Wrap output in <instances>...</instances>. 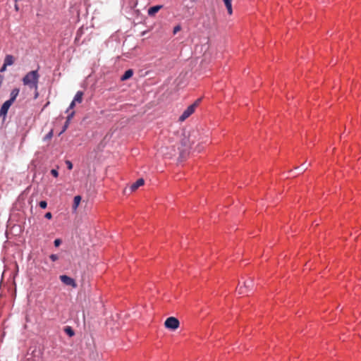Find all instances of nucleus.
Returning <instances> with one entry per match:
<instances>
[{"instance_id":"nucleus-24","label":"nucleus","mask_w":361,"mask_h":361,"mask_svg":"<svg viewBox=\"0 0 361 361\" xmlns=\"http://www.w3.org/2000/svg\"><path fill=\"white\" fill-rule=\"evenodd\" d=\"M49 257L53 262H55L59 259L58 255L55 254L51 255Z\"/></svg>"},{"instance_id":"nucleus-27","label":"nucleus","mask_w":361,"mask_h":361,"mask_svg":"<svg viewBox=\"0 0 361 361\" xmlns=\"http://www.w3.org/2000/svg\"><path fill=\"white\" fill-rule=\"evenodd\" d=\"M61 240H60V239H56V240H54V245H55L56 247H58V246H59V245L61 244Z\"/></svg>"},{"instance_id":"nucleus-2","label":"nucleus","mask_w":361,"mask_h":361,"mask_svg":"<svg viewBox=\"0 0 361 361\" xmlns=\"http://www.w3.org/2000/svg\"><path fill=\"white\" fill-rule=\"evenodd\" d=\"M195 137V135H192L191 134L186 135L185 133L183 134V137L181 140V145L182 149H180L181 152H185L188 149H189L192 144L195 143V140L191 139V137Z\"/></svg>"},{"instance_id":"nucleus-12","label":"nucleus","mask_w":361,"mask_h":361,"mask_svg":"<svg viewBox=\"0 0 361 361\" xmlns=\"http://www.w3.org/2000/svg\"><path fill=\"white\" fill-rule=\"evenodd\" d=\"M81 199H82L81 196H80V195H76L74 197L73 204V209L74 211H75L78 209V207L80 203Z\"/></svg>"},{"instance_id":"nucleus-33","label":"nucleus","mask_w":361,"mask_h":361,"mask_svg":"<svg viewBox=\"0 0 361 361\" xmlns=\"http://www.w3.org/2000/svg\"><path fill=\"white\" fill-rule=\"evenodd\" d=\"M15 1H17V0H15Z\"/></svg>"},{"instance_id":"nucleus-10","label":"nucleus","mask_w":361,"mask_h":361,"mask_svg":"<svg viewBox=\"0 0 361 361\" xmlns=\"http://www.w3.org/2000/svg\"><path fill=\"white\" fill-rule=\"evenodd\" d=\"M19 92L20 90L18 88H14L13 90H12L10 94V99L8 100L13 103L16 97H18Z\"/></svg>"},{"instance_id":"nucleus-30","label":"nucleus","mask_w":361,"mask_h":361,"mask_svg":"<svg viewBox=\"0 0 361 361\" xmlns=\"http://www.w3.org/2000/svg\"><path fill=\"white\" fill-rule=\"evenodd\" d=\"M301 168H302V171L303 172L305 170H307V166H306L305 164H303L301 165Z\"/></svg>"},{"instance_id":"nucleus-13","label":"nucleus","mask_w":361,"mask_h":361,"mask_svg":"<svg viewBox=\"0 0 361 361\" xmlns=\"http://www.w3.org/2000/svg\"><path fill=\"white\" fill-rule=\"evenodd\" d=\"M224 2V4L226 7V9H227V11L229 15H231L233 13V10H232V4H231V1L232 0H223Z\"/></svg>"},{"instance_id":"nucleus-8","label":"nucleus","mask_w":361,"mask_h":361,"mask_svg":"<svg viewBox=\"0 0 361 361\" xmlns=\"http://www.w3.org/2000/svg\"><path fill=\"white\" fill-rule=\"evenodd\" d=\"M162 8L161 5H157L152 7H150L148 9L147 13L150 16H154L161 8Z\"/></svg>"},{"instance_id":"nucleus-18","label":"nucleus","mask_w":361,"mask_h":361,"mask_svg":"<svg viewBox=\"0 0 361 361\" xmlns=\"http://www.w3.org/2000/svg\"><path fill=\"white\" fill-rule=\"evenodd\" d=\"M238 291L239 293V294H244V293H247L248 291L244 288V286H239L238 287Z\"/></svg>"},{"instance_id":"nucleus-6","label":"nucleus","mask_w":361,"mask_h":361,"mask_svg":"<svg viewBox=\"0 0 361 361\" xmlns=\"http://www.w3.org/2000/svg\"><path fill=\"white\" fill-rule=\"evenodd\" d=\"M13 104V102H11L9 100L6 101L1 106L0 109V116L5 117L8 113V111L10 108V106Z\"/></svg>"},{"instance_id":"nucleus-23","label":"nucleus","mask_w":361,"mask_h":361,"mask_svg":"<svg viewBox=\"0 0 361 361\" xmlns=\"http://www.w3.org/2000/svg\"><path fill=\"white\" fill-rule=\"evenodd\" d=\"M66 164L67 165V168L69 170H71L73 169V164L71 163V161H69V160L66 161Z\"/></svg>"},{"instance_id":"nucleus-26","label":"nucleus","mask_w":361,"mask_h":361,"mask_svg":"<svg viewBox=\"0 0 361 361\" xmlns=\"http://www.w3.org/2000/svg\"><path fill=\"white\" fill-rule=\"evenodd\" d=\"M76 103H77L76 102H75L74 100H73V101L71 102V104H70V106H69V108H68V109L67 111H68L69 109H73Z\"/></svg>"},{"instance_id":"nucleus-19","label":"nucleus","mask_w":361,"mask_h":361,"mask_svg":"<svg viewBox=\"0 0 361 361\" xmlns=\"http://www.w3.org/2000/svg\"><path fill=\"white\" fill-rule=\"evenodd\" d=\"M181 26L180 25H177L173 27V35H176L178 32L181 30Z\"/></svg>"},{"instance_id":"nucleus-15","label":"nucleus","mask_w":361,"mask_h":361,"mask_svg":"<svg viewBox=\"0 0 361 361\" xmlns=\"http://www.w3.org/2000/svg\"><path fill=\"white\" fill-rule=\"evenodd\" d=\"M243 286H244V288L249 292L250 290H251L252 289V287H253L252 280L250 279L247 281H245Z\"/></svg>"},{"instance_id":"nucleus-7","label":"nucleus","mask_w":361,"mask_h":361,"mask_svg":"<svg viewBox=\"0 0 361 361\" xmlns=\"http://www.w3.org/2000/svg\"><path fill=\"white\" fill-rule=\"evenodd\" d=\"M145 183V180L143 178H139L136 180V182H135L134 183H133L131 185H130V190L132 192H134L139 187L143 185Z\"/></svg>"},{"instance_id":"nucleus-21","label":"nucleus","mask_w":361,"mask_h":361,"mask_svg":"<svg viewBox=\"0 0 361 361\" xmlns=\"http://www.w3.org/2000/svg\"><path fill=\"white\" fill-rule=\"evenodd\" d=\"M39 205L42 209H45L47 206V203L46 201H41L39 202Z\"/></svg>"},{"instance_id":"nucleus-11","label":"nucleus","mask_w":361,"mask_h":361,"mask_svg":"<svg viewBox=\"0 0 361 361\" xmlns=\"http://www.w3.org/2000/svg\"><path fill=\"white\" fill-rule=\"evenodd\" d=\"M133 75V71L132 69L127 70L124 74L121 76V80L122 81L126 80L130 78Z\"/></svg>"},{"instance_id":"nucleus-25","label":"nucleus","mask_w":361,"mask_h":361,"mask_svg":"<svg viewBox=\"0 0 361 361\" xmlns=\"http://www.w3.org/2000/svg\"><path fill=\"white\" fill-rule=\"evenodd\" d=\"M75 114V112L74 111H72L68 116H67V120L66 121H68V123L70 122L71 119L73 118V116H74Z\"/></svg>"},{"instance_id":"nucleus-20","label":"nucleus","mask_w":361,"mask_h":361,"mask_svg":"<svg viewBox=\"0 0 361 361\" xmlns=\"http://www.w3.org/2000/svg\"><path fill=\"white\" fill-rule=\"evenodd\" d=\"M68 125H69V123H68V121H66L62 130L59 133V135H61L63 133H64L66 130L67 128L68 127Z\"/></svg>"},{"instance_id":"nucleus-3","label":"nucleus","mask_w":361,"mask_h":361,"mask_svg":"<svg viewBox=\"0 0 361 361\" xmlns=\"http://www.w3.org/2000/svg\"><path fill=\"white\" fill-rule=\"evenodd\" d=\"M179 321L174 317H170L167 318L164 322V326L166 328L176 330L179 327Z\"/></svg>"},{"instance_id":"nucleus-28","label":"nucleus","mask_w":361,"mask_h":361,"mask_svg":"<svg viewBox=\"0 0 361 361\" xmlns=\"http://www.w3.org/2000/svg\"><path fill=\"white\" fill-rule=\"evenodd\" d=\"M44 217L48 219H51V217H52V214H51V212H47V213L45 214Z\"/></svg>"},{"instance_id":"nucleus-16","label":"nucleus","mask_w":361,"mask_h":361,"mask_svg":"<svg viewBox=\"0 0 361 361\" xmlns=\"http://www.w3.org/2000/svg\"><path fill=\"white\" fill-rule=\"evenodd\" d=\"M64 331L69 336H74L75 333L74 331L72 329L70 326H66L64 329Z\"/></svg>"},{"instance_id":"nucleus-1","label":"nucleus","mask_w":361,"mask_h":361,"mask_svg":"<svg viewBox=\"0 0 361 361\" xmlns=\"http://www.w3.org/2000/svg\"><path fill=\"white\" fill-rule=\"evenodd\" d=\"M39 75L38 71H31L28 72L23 78V83L24 85L28 86L30 89H35L36 91L35 97H37V89L39 82Z\"/></svg>"},{"instance_id":"nucleus-4","label":"nucleus","mask_w":361,"mask_h":361,"mask_svg":"<svg viewBox=\"0 0 361 361\" xmlns=\"http://www.w3.org/2000/svg\"><path fill=\"white\" fill-rule=\"evenodd\" d=\"M196 109V104L190 105L182 114V115L179 117V121H184L186 118H188L190 115H192Z\"/></svg>"},{"instance_id":"nucleus-31","label":"nucleus","mask_w":361,"mask_h":361,"mask_svg":"<svg viewBox=\"0 0 361 361\" xmlns=\"http://www.w3.org/2000/svg\"><path fill=\"white\" fill-rule=\"evenodd\" d=\"M201 99H198L196 100V102L193 104H196V107L198 106L199 103L200 102Z\"/></svg>"},{"instance_id":"nucleus-32","label":"nucleus","mask_w":361,"mask_h":361,"mask_svg":"<svg viewBox=\"0 0 361 361\" xmlns=\"http://www.w3.org/2000/svg\"><path fill=\"white\" fill-rule=\"evenodd\" d=\"M15 8H16V11H18V6L17 4L15 5Z\"/></svg>"},{"instance_id":"nucleus-9","label":"nucleus","mask_w":361,"mask_h":361,"mask_svg":"<svg viewBox=\"0 0 361 361\" xmlns=\"http://www.w3.org/2000/svg\"><path fill=\"white\" fill-rule=\"evenodd\" d=\"M15 62V58L13 56L11 55V54H7L6 56H5V59H4V63L6 64V66H11Z\"/></svg>"},{"instance_id":"nucleus-29","label":"nucleus","mask_w":361,"mask_h":361,"mask_svg":"<svg viewBox=\"0 0 361 361\" xmlns=\"http://www.w3.org/2000/svg\"><path fill=\"white\" fill-rule=\"evenodd\" d=\"M8 66H6V64L4 63L2 67L0 68V72L2 73V72H4Z\"/></svg>"},{"instance_id":"nucleus-5","label":"nucleus","mask_w":361,"mask_h":361,"mask_svg":"<svg viewBox=\"0 0 361 361\" xmlns=\"http://www.w3.org/2000/svg\"><path fill=\"white\" fill-rule=\"evenodd\" d=\"M59 279L66 286H70L73 288L77 287V283H75V280L68 276L61 275L60 276Z\"/></svg>"},{"instance_id":"nucleus-17","label":"nucleus","mask_w":361,"mask_h":361,"mask_svg":"<svg viewBox=\"0 0 361 361\" xmlns=\"http://www.w3.org/2000/svg\"><path fill=\"white\" fill-rule=\"evenodd\" d=\"M53 137V130H51L44 137V140H51Z\"/></svg>"},{"instance_id":"nucleus-22","label":"nucleus","mask_w":361,"mask_h":361,"mask_svg":"<svg viewBox=\"0 0 361 361\" xmlns=\"http://www.w3.org/2000/svg\"><path fill=\"white\" fill-rule=\"evenodd\" d=\"M51 174L56 178L59 176V172L56 169H51Z\"/></svg>"},{"instance_id":"nucleus-14","label":"nucleus","mask_w":361,"mask_h":361,"mask_svg":"<svg viewBox=\"0 0 361 361\" xmlns=\"http://www.w3.org/2000/svg\"><path fill=\"white\" fill-rule=\"evenodd\" d=\"M82 96H83V92L82 91H78L75 94L73 100L75 102H76L77 103L80 104L82 102Z\"/></svg>"}]
</instances>
